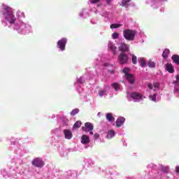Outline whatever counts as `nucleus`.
Returning <instances> with one entry per match:
<instances>
[{
  "label": "nucleus",
  "instance_id": "f257e3e1",
  "mask_svg": "<svg viewBox=\"0 0 179 179\" xmlns=\"http://www.w3.org/2000/svg\"><path fill=\"white\" fill-rule=\"evenodd\" d=\"M3 15L6 20H8L10 24H14L15 22H16V17L13 15V11L12 10V8L3 5Z\"/></svg>",
  "mask_w": 179,
  "mask_h": 179
},
{
  "label": "nucleus",
  "instance_id": "f03ea898",
  "mask_svg": "<svg viewBox=\"0 0 179 179\" xmlns=\"http://www.w3.org/2000/svg\"><path fill=\"white\" fill-rule=\"evenodd\" d=\"M136 36V31L132 29H126L123 31V37L128 41H134Z\"/></svg>",
  "mask_w": 179,
  "mask_h": 179
},
{
  "label": "nucleus",
  "instance_id": "7ed1b4c3",
  "mask_svg": "<svg viewBox=\"0 0 179 179\" xmlns=\"http://www.w3.org/2000/svg\"><path fill=\"white\" fill-rule=\"evenodd\" d=\"M128 55L127 53H120L117 61L120 65H125L126 64H128L129 61Z\"/></svg>",
  "mask_w": 179,
  "mask_h": 179
},
{
  "label": "nucleus",
  "instance_id": "20e7f679",
  "mask_svg": "<svg viewBox=\"0 0 179 179\" xmlns=\"http://www.w3.org/2000/svg\"><path fill=\"white\" fill-rule=\"evenodd\" d=\"M31 164L34 166V167H38V169H41V167H44V161L41 159L40 157L35 158L32 160Z\"/></svg>",
  "mask_w": 179,
  "mask_h": 179
},
{
  "label": "nucleus",
  "instance_id": "39448f33",
  "mask_svg": "<svg viewBox=\"0 0 179 179\" xmlns=\"http://www.w3.org/2000/svg\"><path fill=\"white\" fill-rule=\"evenodd\" d=\"M93 129H94V127L93 126V124L90 122L85 123V127H82V131H84V132H90L91 135L94 134Z\"/></svg>",
  "mask_w": 179,
  "mask_h": 179
},
{
  "label": "nucleus",
  "instance_id": "423d86ee",
  "mask_svg": "<svg viewBox=\"0 0 179 179\" xmlns=\"http://www.w3.org/2000/svg\"><path fill=\"white\" fill-rule=\"evenodd\" d=\"M66 42H67V40L66 38H63L61 40L58 41L57 42L58 48L62 50V51L65 50V46L66 45Z\"/></svg>",
  "mask_w": 179,
  "mask_h": 179
},
{
  "label": "nucleus",
  "instance_id": "0eeeda50",
  "mask_svg": "<svg viewBox=\"0 0 179 179\" xmlns=\"http://www.w3.org/2000/svg\"><path fill=\"white\" fill-rule=\"evenodd\" d=\"M118 48L121 52L120 53L125 54V52H129V45L126 43H121Z\"/></svg>",
  "mask_w": 179,
  "mask_h": 179
},
{
  "label": "nucleus",
  "instance_id": "6e6552de",
  "mask_svg": "<svg viewBox=\"0 0 179 179\" xmlns=\"http://www.w3.org/2000/svg\"><path fill=\"white\" fill-rule=\"evenodd\" d=\"M131 97L133 99V100H141L143 99V96L138 92H131Z\"/></svg>",
  "mask_w": 179,
  "mask_h": 179
},
{
  "label": "nucleus",
  "instance_id": "1a4fd4ad",
  "mask_svg": "<svg viewBox=\"0 0 179 179\" xmlns=\"http://www.w3.org/2000/svg\"><path fill=\"white\" fill-rule=\"evenodd\" d=\"M81 143H83V145H89V143H90L89 136L83 135L81 137Z\"/></svg>",
  "mask_w": 179,
  "mask_h": 179
},
{
  "label": "nucleus",
  "instance_id": "9d476101",
  "mask_svg": "<svg viewBox=\"0 0 179 179\" xmlns=\"http://www.w3.org/2000/svg\"><path fill=\"white\" fill-rule=\"evenodd\" d=\"M165 68L167 72L169 73H174V66L171 63H167L165 64Z\"/></svg>",
  "mask_w": 179,
  "mask_h": 179
},
{
  "label": "nucleus",
  "instance_id": "9b49d317",
  "mask_svg": "<svg viewBox=\"0 0 179 179\" xmlns=\"http://www.w3.org/2000/svg\"><path fill=\"white\" fill-rule=\"evenodd\" d=\"M127 80H128L129 83L131 85H134L135 83V77L132 74H127L125 77Z\"/></svg>",
  "mask_w": 179,
  "mask_h": 179
},
{
  "label": "nucleus",
  "instance_id": "f8f14e48",
  "mask_svg": "<svg viewBox=\"0 0 179 179\" xmlns=\"http://www.w3.org/2000/svg\"><path fill=\"white\" fill-rule=\"evenodd\" d=\"M64 137L66 139H72V131L69 129L64 130Z\"/></svg>",
  "mask_w": 179,
  "mask_h": 179
},
{
  "label": "nucleus",
  "instance_id": "ddd939ff",
  "mask_svg": "<svg viewBox=\"0 0 179 179\" xmlns=\"http://www.w3.org/2000/svg\"><path fill=\"white\" fill-rule=\"evenodd\" d=\"M124 122H125V118L124 117L117 118L116 121V127H117V128H120V127H122V125H124Z\"/></svg>",
  "mask_w": 179,
  "mask_h": 179
},
{
  "label": "nucleus",
  "instance_id": "4468645a",
  "mask_svg": "<svg viewBox=\"0 0 179 179\" xmlns=\"http://www.w3.org/2000/svg\"><path fill=\"white\" fill-rule=\"evenodd\" d=\"M108 48L112 51L113 54L114 55H117V47H115L113 43H109L108 44Z\"/></svg>",
  "mask_w": 179,
  "mask_h": 179
},
{
  "label": "nucleus",
  "instance_id": "2eb2a0df",
  "mask_svg": "<svg viewBox=\"0 0 179 179\" xmlns=\"http://www.w3.org/2000/svg\"><path fill=\"white\" fill-rule=\"evenodd\" d=\"M80 127H82V122L78 120L73 126L72 131H76V129L80 128Z\"/></svg>",
  "mask_w": 179,
  "mask_h": 179
},
{
  "label": "nucleus",
  "instance_id": "dca6fc26",
  "mask_svg": "<svg viewBox=\"0 0 179 179\" xmlns=\"http://www.w3.org/2000/svg\"><path fill=\"white\" fill-rule=\"evenodd\" d=\"M171 59L174 64H177L179 65V55H173L171 57Z\"/></svg>",
  "mask_w": 179,
  "mask_h": 179
},
{
  "label": "nucleus",
  "instance_id": "f3484780",
  "mask_svg": "<svg viewBox=\"0 0 179 179\" xmlns=\"http://www.w3.org/2000/svg\"><path fill=\"white\" fill-rule=\"evenodd\" d=\"M115 136V133L114 132V131L110 130L108 131V134H107L108 139H111L112 138H114Z\"/></svg>",
  "mask_w": 179,
  "mask_h": 179
},
{
  "label": "nucleus",
  "instance_id": "a211bd4d",
  "mask_svg": "<svg viewBox=\"0 0 179 179\" xmlns=\"http://www.w3.org/2000/svg\"><path fill=\"white\" fill-rule=\"evenodd\" d=\"M131 2V0H122L121 3V6L124 8H128V3Z\"/></svg>",
  "mask_w": 179,
  "mask_h": 179
},
{
  "label": "nucleus",
  "instance_id": "6ab92c4d",
  "mask_svg": "<svg viewBox=\"0 0 179 179\" xmlns=\"http://www.w3.org/2000/svg\"><path fill=\"white\" fill-rule=\"evenodd\" d=\"M170 55V50L169 49H165L162 53V57L163 58H167Z\"/></svg>",
  "mask_w": 179,
  "mask_h": 179
},
{
  "label": "nucleus",
  "instance_id": "aec40b11",
  "mask_svg": "<svg viewBox=\"0 0 179 179\" xmlns=\"http://www.w3.org/2000/svg\"><path fill=\"white\" fill-rule=\"evenodd\" d=\"M106 120H108V121L111 122V121H114V120H115V118H114L112 113H108L106 115Z\"/></svg>",
  "mask_w": 179,
  "mask_h": 179
},
{
  "label": "nucleus",
  "instance_id": "412c9836",
  "mask_svg": "<svg viewBox=\"0 0 179 179\" xmlns=\"http://www.w3.org/2000/svg\"><path fill=\"white\" fill-rule=\"evenodd\" d=\"M160 169H161L162 171H163L164 173H167L169 172V170H170L169 166H164L163 165L160 166Z\"/></svg>",
  "mask_w": 179,
  "mask_h": 179
},
{
  "label": "nucleus",
  "instance_id": "4be33fe9",
  "mask_svg": "<svg viewBox=\"0 0 179 179\" xmlns=\"http://www.w3.org/2000/svg\"><path fill=\"white\" fill-rule=\"evenodd\" d=\"M112 87L115 89V92H118V90H120V84L118 83H113Z\"/></svg>",
  "mask_w": 179,
  "mask_h": 179
},
{
  "label": "nucleus",
  "instance_id": "5701e85b",
  "mask_svg": "<svg viewBox=\"0 0 179 179\" xmlns=\"http://www.w3.org/2000/svg\"><path fill=\"white\" fill-rule=\"evenodd\" d=\"M138 62L143 68L146 66V62L145 61V59L141 58Z\"/></svg>",
  "mask_w": 179,
  "mask_h": 179
},
{
  "label": "nucleus",
  "instance_id": "b1692460",
  "mask_svg": "<svg viewBox=\"0 0 179 179\" xmlns=\"http://www.w3.org/2000/svg\"><path fill=\"white\" fill-rule=\"evenodd\" d=\"M148 65L149 68H155L156 66V63L152 60L148 61Z\"/></svg>",
  "mask_w": 179,
  "mask_h": 179
},
{
  "label": "nucleus",
  "instance_id": "393cba45",
  "mask_svg": "<svg viewBox=\"0 0 179 179\" xmlns=\"http://www.w3.org/2000/svg\"><path fill=\"white\" fill-rule=\"evenodd\" d=\"M122 24H110V29H118V27H121Z\"/></svg>",
  "mask_w": 179,
  "mask_h": 179
},
{
  "label": "nucleus",
  "instance_id": "a878e982",
  "mask_svg": "<svg viewBox=\"0 0 179 179\" xmlns=\"http://www.w3.org/2000/svg\"><path fill=\"white\" fill-rule=\"evenodd\" d=\"M138 58L134 55H132L131 62L134 65H136Z\"/></svg>",
  "mask_w": 179,
  "mask_h": 179
},
{
  "label": "nucleus",
  "instance_id": "bb28decb",
  "mask_svg": "<svg viewBox=\"0 0 179 179\" xmlns=\"http://www.w3.org/2000/svg\"><path fill=\"white\" fill-rule=\"evenodd\" d=\"M118 37H120L119 33L114 32L112 35V38H113V40H117V38H118Z\"/></svg>",
  "mask_w": 179,
  "mask_h": 179
},
{
  "label": "nucleus",
  "instance_id": "cd10ccee",
  "mask_svg": "<svg viewBox=\"0 0 179 179\" xmlns=\"http://www.w3.org/2000/svg\"><path fill=\"white\" fill-rule=\"evenodd\" d=\"M78 113H79V109H78V108L73 109L71 112V115H72V116L76 115V114H78Z\"/></svg>",
  "mask_w": 179,
  "mask_h": 179
},
{
  "label": "nucleus",
  "instance_id": "c85d7f7f",
  "mask_svg": "<svg viewBox=\"0 0 179 179\" xmlns=\"http://www.w3.org/2000/svg\"><path fill=\"white\" fill-rule=\"evenodd\" d=\"M130 69L128 67H126L123 69V73H124L125 77L127 76V75H130V73H128V72H129Z\"/></svg>",
  "mask_w": 179,
  "mask_h": 179
},
{
  "label": "nucleus",
  "instance_id": "c756f323",
  "mask_svg": "<svg viewBox=\"0 0 179 179\" xmlns=\"http://www.w3.org/2000/svg\"><path fill=\"white\" fill-rule=\"evenodd\" d=\"M104 94H106V90H99V95L100 96V97H103V96H104Z\"/></svg>",
  "mask_w": 179,
  "mask_h": 179
},
{
  "label": "nucleus",
  "instance_id": "7c9ffc66",
  "mask_svg": "<svg viewBox=\"0 0 179 179\" xmlns=\"http://www.w3.org/2000/svg\"><path fill=\"white\" fill-rule=\"evenodd\" d=\"M150 100H152V101H156V94H154L153 95H150Z\"/></svg>",
  "mask_w": 179,
  "mask_h": 179
},
{
  "label": "nucleus",
  "instance_id": "2f4dec72",
  "mask_svg": "<svg viewBox=\"0 0 179 179\" xmlns=\"http://www.w3.org/2000/svg\"><path fill=\"white\" fill-rule=\"evenodd\" d=\"M154 87L158 89V87H160V84L159 83H154Z\"/></svg>",
  "mask_w": 179,
  "mask_h": 179
},
{
  "label": "nucleus",
  "instance_id": "473e14b6",
  "mask_svg": "<svg viewBox=\"0 0 179 179\" xmlns=\"http://www.w3.org/2000/svg\"><path fill=\"white\" fill-rule=\"evenodd\" d=\"M94 139H99V138H100V134H99L98 133L94 134Z\"/></svg>",
  "mask_w": 179,
  "mask_h": 179
},
{
  "label": "nucleus",
  "instance_id": "72a5a7b5",
  "mask_svg": "<svg viewBox=\"0 0 179 179\" xmlns=\"http://www.w3.org/2000/svg\"><path fill=\"white\" fill-rule=\"evenodd\" d=\"M91 3H97L100 2V0H90Z\"/></svg>",
  "mask_w": 179,
  "mask_h": 179
},
{
  "label": "nucleus",
  "instance_id": "f704fd0d",
  "mask_svg": "<svg viewBox=\"0 0 179 179\" xmlns=\"http://www.w3.org/2000/svg\"><path fill=\"white\" fill-rule=\"evenodd\" d=\"M148 86L150 90L153 89V85H152V83H148Z\"/></svg>",
  "mask_w": 179,
  "mask_h": 179
},
{
  "label": "nucleus",
  "instance_id": "c9c22d12",
  "mask_svg": "<svg viewBox=\"0 0 179 179\" xmlns=\"http://www.w3.org/2000/svg\"><path fill=\"white\" fill-rule=\"evenodd\" d=\"M113 0H106V3L108 5H110V2L112 1Z\"/></svg>",
  "mask_w": 179,
  "mask_h": 179
},
{
  "label": "nucleus",
  "instance_id": "e433bc0d",
  "mask_svg": "<svg viewBox=\"0 0 179 179\" xmlns=\"http://www.w3.org/2000/svg\"><path fill=\"white\" fill-rule=\"evenodd\" d=\"M176 172L179 173V166H176Z\"/></svg>",
  "mask_w": 179,
  "mask_h": 179
},
{
  "label": "nucleus",
  "instance_id": "4c0bfd02",
  "mask_svg": "<svg viewBox=\"0 0 179 179\" xmlns=\"http://www.w3.org/2000/svg\"><path fill=\"white\" fill-rule=\"evenodd\" d=\"M176 78L177 82H178V81H179V76H178V75H177V76H176Z\"/></svg>",
  "mask_w": 179,
  "mask_h": 179
},
{
  "label": "nucleus",
  "instance_id": "58836bf2",
  "mask_svg": "<svg viewBox=\"0 0 179 179\" xmlns=\"http://www.w3.org/2000/svg\"><path fill=\"white\" fill-rule=\"evenodd\" d=\"M111 73H114V71H111Z\"/></svg>",
  "mask_w": 179,
  "mask_h": 179
},
{
  "label": "nucleus",
  "instance_id": "ea45409f",
  "mask_svg": "<svg viewBox=\"0 0 179 179\" xmlns=\"http://www.w3.org/2000/svg\"><path fill=\"white\" fill-rule=\"evenodd\" d=\"M98 115H100V113H98Z\"/></svg>",
  "mask_w": 179,
  "mask_h": 179
},
{
  "label": "nucleus",
  "instance_id": "a19ab883",
  "mask_svg": "<svg viewBox=\"0 0 179 179\" xmlns=\"http://www.w3.org/2000/svg\"><path fill=\"white\" fill-rule=\"evenodd\" d=\"M98 115H100V113H98Z\"/></svg>",
  "mask_w": 179,
  "mask_h": 179
}]
</instances>
